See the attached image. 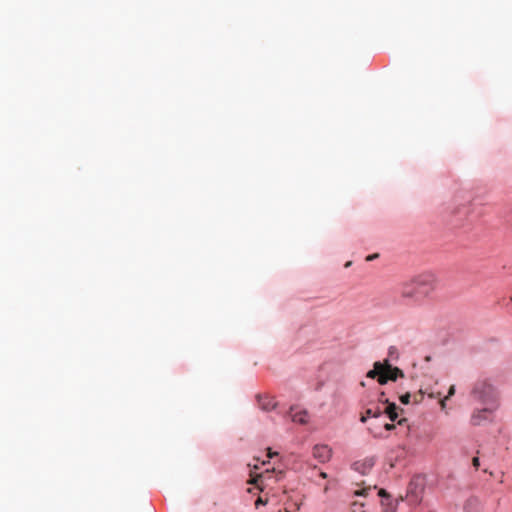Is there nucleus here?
<instances>
[{"label": "nucleus", "instance_id": "1", "mask_svg": "<svg viewBox=\"0 0 512 512\" xmlns=\"http://www.w3.org/2000/svg\"><path fill=\"white\" fill-rule=\"evenodd\" d=\"M437 276L433 272H423L400 284L401 299L408 303L419 304L436 288Z\"/></svg>", "mask_w": 512, "mask_h": 512}, {"label": "nucleus", "instance_id": "12", "mask_svg": "<svg viewBox=\"0 0 512 512\" xmlns=\"http://www.w3.org/2000/svg\"><path fill=\"white\" fill-rule=\"evenodd\" d=\"M398 409L399 407L394 402H389L384 409V413H386L391 421H395L398 417Z\"/></svg>", "mask_w": 512, "mask_h": 512}, {"label": "nucleus", "instance_id": "5", "mask_svg": "<svg viewBox=\"0 0 512 512\" xmlns=\"http://www.w3.org/2000/svg\"><path fill=\"white\" fill-rule=\"evenodd\" d=\"M313 456L320 463H325L330 460L332 450L327 445H315L313 448Z\"/></svg>", "mask_w": 512, "mask_h": 512}, {"label": "nucleus", "instance_id": "2", "mask_svg": "<svg viewBox=\"0 0 512 512\" xmlns=\"http://www.w3.org/2000/svg\"><path fill=\"white\" fill-rule=\"evenodd\" d=\"M469 396L481 405L499 406V392L490 378L476 379L471 385Z\"/></svg>", "mask_w": 512, "mask_h": 512}, {"label": "nucleus", "instance_id": "26", "mask_svg": "<svg viewBox=\"0 0 512 512\" xmlns=\"http://www.w3.org/2000/svg\"><path fill=\"white\" fill-rule=\"evenodd\" d=\"M260 477H261V475H258L256 478L251 479V480L249 481V483H251V484H256V483H257V481H258V478H260Z\"/></svg>", "mask_w": 512, "mask_h": 512}, {"label": "nucleus", "instance_id": "9", "mask_svg": "<svg viewBox=\"0 0 512 512\" xmlns=\"http://www.w3.org/2000/svg\"><path fill=\"white\" fill-rule=\"evenodd\" d=\"M383 368H384V362H375L373 365V369L368 371L367 377L368 378H380V375L383 374Z\"/></svg>", "mask_w": 512, "mask_h": 512}, {"label": "nucleus", "instance_id": "11", "mask_svg": "<svg viewBox=\"0 0 512 512\" xmlns=\"http://www.w3.org/2000/svg\"><path fill=\"white\" fill-rule=\"evenodd\" d=\"M411 397H412V395L410 393H405L402 396H400V401L402 404L407 405L410 403ZM422 399H423V393L421 390L418 393L413 395V401L415 403H419Z\"/></svg>", "mask_w": 512, "mask_h": 512}, {"label": "nucleus", "instance_id": "18", "mask_svg": "<svg viewBox=\"0 0 512 512\" xmlns=\"http://www.w3.org/2000/svg\"><path fill=\"white\" fill-rule=\"evenodd\" d=\"M384 396H385V394H384V392H382V393L380 394L379 398H378V401H379L380 403H383V404H386V405H387L390 401H389L388 399L384 398Z\"/></svg>", "mask_w": 512, "mask_h": 512}, {"label": "nucleus", "instance_id": "20", "mask_svg": "<svg viewBox=\"0 0 512 512\" xmlns=\"http://www.w3.org/2000/svg\"><path fill=\"white\" fill-rule=\"evenodd\" d=\"M472 465L475 469H478L479 466H480V461H479V458L478 457H474L472 459Z\"/></svg>", "mask_w": 512, "mask_h": 512}, {"label": "nucleus", "instance_id": "24", "mask_svg": "<svg viewBox=\"0 0 512 512\" xmlns=\"http://www.w3.org/2000/svg\"><path fill=\"white\" fill-rule=\"evenodd\" d=\"M384 427H385L386 430L390 431V430L395 428V425L394 424H390V423H386Z\"/></svg>", "mask_w": 512, "mask_h": 512}, {"label": "nucleus", "instance_id": "8", "mask_svg": "<svg viewBox=\"0 0 512 512\" xmlns=\"http://www.w3.org/2000/svg\"><path fill=\"white\" fill-rule=\"evenodd\" d=\"M481 503L477 498H470L464 505V512H481Z\"/></svg>", "mask_w": 512, "mask_h": 512}, {"label": "nucleus", "instance_id": "25", "mask_svg": "<svg viewBox=\"0 0 512 512\" xmlns=\"http://www.w3.org/2000/svg\"><path fill=\"white\" fill-rule=\"evenodd\" d=\"M274 455H277V452H272V450L268 448L267 457L272 458Z\"/></svg>", "mask_w": 512, "mask_h": 512}, {"label": "nucleus", "instance_id": "17", "mask_svg": "<svg viewBox=\"0 0 512 512\" xmlns=\"http://www.w3.org/2000/svg\"><path fill=\"white\" fill-rule=\"evenodd\" d=\"M370 491V488H363V489H360V490H356L354 492V495L355 496H367L368 495V492Z\"/></svg>", "mask_w": 512, "mask_h": 512}, {"label": "nucleus", "instance_id": "27", "mask_svg": "<svg viewBox=\"0 0 512 512\" xmlns=\"http://www.w3.org/2000/svg\"><path fill=\"white\" fill-rule=\"evenodd\" d=\"M294 505H295V509H296V510H299V509H300V507H301V505H302V501H300V502H296Z\"/></svg>", "mask_w": 512, "mask_h": 512}, {"label": "nucleus", "instance_id": "29", "mask_svg": "<svg viewBox=\"0 0 512 512\" xmlns=\"http://www.w3.org/2000/svg\"><path fill=\"white\" fill-rule=\"evenodd\" d=\"M404 421H406V419H401V420L398 421V424L401 425Z\"/></svg>", "mask_w": 512, "mask_h": 512}, {"label": "nucleus", "instance_id": "30", "mask_svg": "<svg viewBox=\"0 0 512 512\" xmlns=\"http://www.w3.org/2000/svg\"><path fill=\"white\" fill-rule=\"evenodd\" d=\"M328 490H329V487H328V485H326V486L324 487V492H327Z\"/></svg>", "mask_w": 512, "mask_h": 512}, {"label": "nucleus", "instance_id": "31", "mask_svg": "<svg viewBox=\"0 0 512 512\" xmlns=\"http://www.w3.org/2000/svg\"><path fill=\"white\" fill-rule=\"evenodd\" d=\"M374 257H375V255L374 256H369L368 260L374 259Z\"/></svg>", "mask_w": 512, "mask_h": 512}, {"label": "nucleus", "instance_id": "15", "mask_svg": "<svg viewBox=\"0 0 512 512\" xmlns=\"http://www.w3.org/2000/svg\"><path fill=\"white\" fill-rule=\"evenodd\" d=\"M454 394H455V386L451 385L449 390H448V395L444 399L440 400V405H441L442 408H445V401L448 398H450L451 396H453Z\"/></svg>", "mask_w": 512, "mask_h": 512}, {"label": "nucleus", "instance_id": "7", "mask_svg": "<svg viewBox=\"0 0 512 512\" xmlns=\"http://www.w3.org/2000/svg\"><path fill=\"white\" fill-rule=\"evenodd\" d=\"M382 412L383 411L380 409L379 406L368 407L365 410V412L362 414V416L360 418V421L362 423H365L369 417L377 418V417H379L382 414Z\"/></svg>", "mask_w": 512, "mask_h": 512}, {"label": "nucleus", "instance_id": "28", "mask_svg": "<svg viewBox=\"0 0 512 512\" xmlns=\"http://www.w3.org/2000/svg\"><path fill=\"white\" fill-rule=\"evenodd\" d=\"M320 477L323 478V479H326L327 478V473L325 472H320Z\"/></svg>", "mask_w": 512, "mask_h": 512}, {"label": "nucleus", "instance_id": "16", "mask_svg": "<svg viewBox=\"0 0 512 512\" xmlns=\"http://www.w3.org/2000/svg\"><path fill=\"white\" fill-rule=\"evenodd\" d=\"M384 512H396V506L391 503L382 502Z\"/></svg>", "mask_w": 512, "mask_h": 512}, {"label": "nucleus", "instance_id": "13", "mask_svg": "<svg viewBox=\"0 0 512 512\" xmlns=\"http://www.w3.org/2000/svg\"><path fill=\"white\" fill-rule=\"evenodd\" d=\"M373 461L371 459L365 460L364 462H356L354 463V469L365 474L368 470H370L373 466Z\"/></svg>", "mask_w": 512, "mask_h": 512}, {"label": "nucleus", "instance_id": "3", "mask_svg": "<svg viewBox=\"0 0 512 512\" xmlns=\"http://www.w3.org/2000/svg\"><path fill=\"white\" fill-rule=\"evenodd\" d=\"M483 408L475 409L470 417L473 426H481L493 421V414L499 406L483 405Z\"/></svg>", "mask_w": 512, "mask_h": 512}, {"label": "nucleus", "instance_id": "10", "mask_svg": "<svg viewBox=\"0 0 512 512\" xmlns=\"http://www.w3.org/2000/svg\"><path fill=\"white\" fill-rule=\"evenodd\" d=\"M308 413L306 410L291 412V419L293 422L306 424L308 422Z\"/></svg>", "mask_w": 512, "mask_h": 512}, {"label": "nucleus", "instance_id": "19", "mask_svg": "<svg viewBox=\"0 0 512 512\" xmlns=\"http://www.w3.org/2000/svg\"><path fill=\"white\" fill-rule=\"evenodd\" d=\"M267 504V501L266 500H263L261 497H259L256 502H255V506L256 508H258L260 505H266Z\"/></svg>", "mask_w": 512, "mask_h": 512}, {"label": "nucleus", "instance_id": "6", "mask_svg": "<svg viewBox=\"0 0 512 512\" xmlns=\"http://www.w3.org/2000/svg\"><path fill=\"white\" fill-rule=\"evenodd\" d=\"M258 404L263 411H270L276 407L274 398L270 396H258Z\"/></svg>", "mask_w": 512, "mask_h": 512}, {"label": "nucleus", "instance_id": "4", "mask_svg": "<svg viewBox=\"0 0 512 512\" xmlns=\"http://www.w3.org/2000/svg\"><path fill=\"white\" fill-rule=\"evenodd\" d=\"M383 374L378 378V383L384 385L388 380L396 381L398 377H403L404 373L398 367H393L388 360L384 361Z\"/></svg>", "mask_w": 512, "mask_h": 512}, {"label": "nucleus", "instance_id": "22", "mask_svg": "<svg viewBox=\"0 0 512 512\" xmlns=\"http://www.w3.org/2000/svg\"><path fill=\"white\" fill-rule=\"evenodd\" d=\"M507 299H508V301L506 302V305L511 307V309H512V291L510 292Z\"/></svg>", "mask_w": 512, "mask_h": 512}, {"label": "nucleus", "instance_id": "14", "mask_svg": "<svg viewBox=\"0 0 512 512\" xmlns=\"http://www.w3.org/2000/svg\"><path fill=\"white\" fill-rule=\"evenodd\" d=\"M363 507H364V503L354 501V502H352V504L350 506V512H365L363 510Z\"/></svg>", "mask_w": 512, "mask_h": 512}, {"label": "nucleus", "instance_id": "21", "mask_svg": "<svg viewBox=\"0 0 512 512\" xmlns=\"http://www.w3.org/2000/svg\"><path fill=\"white\" fill-rule=\"evenodd\" d=\"M460 210L465 217L469 214V207L463 206Z\"/></svg>", "mask_w": 512, "mask_h": 512}, {"label": "nucleus", "instance_id": "23", "mask_svg": "<svg viewBox=\"0 0 512 512\" xmlns=\"http://www.w3.org/2000/svg\"><path fill=\"white\" fill-rule=\"evenodd\" d=\"M379 496L381 497H386L388 498L389 495L387 494V492L384 490V489H380L379 492H378Z\"/></svg>", "mask_w": 512, "mask_h": 512}]
</instances>
